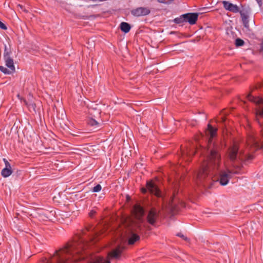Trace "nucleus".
Returning a JSON list of instances; mask_svg holds the SVG:
<instances>
[{
  "mask_svg": "<svg viewBox=\"0 0 263 263\" xmlns=\"http://www.w3.org/2000/svg\"><path fill=\"white\" fill-rule=\"evenodd\" d=\"M213 148L210 150V154L207 162H204L198 172L196 181L198 184L208 182L213 176L218 175L217 181L221 185H227L233 175L240 173L241 163L252 159V156L239 150L237 144H233L228 149L227 156L231 162L229 167L226 164L222 169L221 165V156L217 147L213 144Z\"/></svg>",
  "mask_w": 263,
  "mask_h": 263,
  "instance_id": "obj_1",
  "label": "nucleus"
},
{
  "mask_svg": "<svg viewBox=\"0 0 263 263\" xmlns=\"http://www.w3.org/2000/svg\"><path fill=\"white\" fill-rule=\"evenodd\" d=\"M248 99L258 106V109L256 112V120L261 128V137H256L253 134L248 136L247 143L249 147L250 151L254 152L257 149L263 148V99L260 97H256L251 94L247 96Z\"/></svg>",
  "mask_w": 263,
  "mask_h": 263,
  "instance_id": "obj_2",
  "label": "nucleus"
},
{
  "mask_svg": "<svg viewBox=\"0 0 263 263\" xmlns=\"http://www.w3.org/2000/svg\"><path fill=\"white\" fill-rule=\"evenodd\" d=\"M81 241L83 242V244L81 245L80 248H77L76 243L72 245L67 244L64 248L56 251L52 258L55 259V261L58 263H65L70 257L74 258L75 254H80L83 250L84 242L83 240H82ZM47 263H53V261L48 260Z\"/></svg>",
  "mask_w": 263,
  "mask_h": 263,
  "instance_id": "obj_3",
  "label": "nucleus"
},
{
  "mask_svg": "<svg viewBox=\"0 0 263 263\" xmlns=\"http://www.w3.org/2000/svg\"><path fill=\"white\" fill-rule=\"evenodd\" d=\"M11 53V51L8 50L7 46L5 45L4 59L5 61V65L7 67V68L3 66H0V71L6 74H10L15 71V67L14 65L13 60L10 57Z\"/></svg>",
  "mask_w": 263,
  "mask_h": 263,
  "instance_id": "obj_4",
  "label": "nucleus"
},
{
  "mask_svg": "<svg viewBox=\"0 0 263 263\" xmlns=\"http://www.w3.org/2000/svg\"><path fill=\"white\" fill-rule=\"evenodd\" d=\"M89 114L91 117L89 118L87 120V124L90 126L92 127L93 129H99L101 128L102 124L101 123L97 121L93 117L99 116L100 115V110L96 109L95 108H89Z\"/></svg>",
  "mask_w": 263,
  "mask_h": 263,
  "instance_id": "obj_5",
  "label": "nucleus"
},
{
  "mask_svg": "<svg viewBox=\"0 0 263 263\" xmlns=\"http://www.w3.org/2000/svg\"><path fill=\"white\" fill-rule=\"evenodd\" d=\"M147 190H148L151 194H153L156 196L159 197L161 196L160 190L152 181L147 182L146 189L142 188V193H145L147 191Z\"/></svg>",
  "mask_w": 263,
  "mask_h": 263,
  "instance_id": "obj_6",
  "label": "nucleus"
},
{
  "mask_svg": "<svg viewBox=\"0 0 263 263\" xmlns=\"http://www.w3.org/2000/svg\"><path fill=\"white\" fill-rule=\"evenodd\" d=\"M159 215V211L155 208H152L148 212L147 220L149 223L154 225L157 221Z\"/></svg>",
  "mask_w": 263,
  "mask_h": 263,
  "instance_id": "obj_7",
  "label": "nucleus"
},
{
  "mask_svg": "<svg viewBox=\"0 0 263 263\" xmlns=\"http://www.w3.org/2000/svg\"><path fill=\"white\" fill-rule=\"evenodd\" d=\"M217 129L213 127L210 124L208 125L207 129L205 130V134L209 137V147H210L212 144V139L217 135Z\"/></svg>",
  "mask_w": 263,
  "mask_h": 263,
  "instance_id": "obj_8",
  "label": "nucleus"
},
{
  "mask_svg": "<svg viewBox=\"0 0 263 263\" xmlns=\"http://www.w3.org/2000/svg\"><path fill=\"white\" fill-rule=\"evenodd\" d=\"M124 250V247L118 246L115 249L111 251L108 255L107 258L106 259H110L112 258H115L119 259L120 258L121 254Z\"/></svg>",
  "mask_w": 263,
  "mask_h": 263,
  "instance_id": "obj_9",
  "label": "nucleus"
},
{
  "mask_svg": "<svg viewBox=\"0 0 263 263\" xmlns=\"http://www.w3.org/2000/svg\"><path fill=\"white\" fill-rule=\"evenodd\" d=\"M150 12L149 9L146 7H139L131 11L132 15L138 17L148 15Z\"/></svg>",
  "mask_w": 263,
  "mask_h": 263,
  "instance_id": "obj_10",
  "label": "nucleus"
},
{
  "mask_svg": "<svg viewBox=\"0 0 263 263\" xmlns=\"http://www.w3.org/2000/svg\"><path fill=\"white\" fill-rule=\"evenodd\" d=\"M183 16H184L185 22H188L191 25H194L197 21L198 14L196 13H189L183 14Z\"/></svg>",
  "mask_w": 263,
  "mask_h": 263,
  "instance_id": "obj_11",
  "label": "nucleus"
},
{
  "mask_svg": "<svg viewBox=\"0 0 263 263\" xmlns=\"http://www.w3.org/2000/svg\"><path fill=\"white\" fill-rule=\"evenodd\" d=\"M224 8L234 13H237L239 11L238 7L232 3H230L229 1H223L222 2Z\"/></svg>",
  "mask_w": 263,
  "mask_h": 263,
  "instance_id": "obj_12",
  "label": "nucleus"
},
{
  "mask_svg": "<svg viewBox=\"0 0 263 263\" xmlns=\"http://www.w3.org/2000/svg\"><path fill=\"white\" fill-rule=\"evenodd\" d=\"M196 152V151L194 148H187L185 151L182 152V158L185 161H189V159L194 155Z\"/></svg>",
  "mask_w": 263,
  "mask_h": 263,
  "instance_id": "obj_13",
  "label": "nucleus"
},
{
  "mask_svg": "<svg viewBox=\"0 0 263 263\" xmlns=\"http://www.w3.org/2000/svg\"><path fill=\"white\" fill-rule=\"evenodd\" d=\"M12 173L11 166L9 162L6 163V166L2 170L1 175L3 177L6 178L10 176Z\"/></svg>",
  "mask_w": 263,
  "mask_h": 263,
  "instance_id": "obj_14",
  "label": "nucleus"
},
{
  "mask_svg": "<svg viewBox=\"0 0 263 263\" xmlns=\"http://www.w3.org/2000/svg\"><path fill=\"white\" fill-rule=\"evenodd\" d=\"M134 210L136 213V216L139 218L142 217L144 214V210L140 205H135Z\"/></svg>",
  "mask_w": 263,
  "mask_h": 263,
  "instance_id": "obj_15",
  "label": "nucleus"
},
{
  "mask_svg": "<svg viewBox=\"0 0 263 263\" xmlns=\"http://www.w3.org/2000/svg\"><path fill=\"white\" fill-rule=\"evenodd\" d=\"M121 30L124 33L128 32L131 28L130 25L126 22H122L120 24Z\"/></svg>",
  "mask_w": 263,
  "mask_h": 263,
  "instance_id": "obj_16",
  "label": "nucleus"
},
{
  "mask_svg": "<svg viewBox=\"0 0 263 263\" xmlns=\"http://www.w3.org/2000/svg\"><path fill=\"white\" fill-rule=\"evenodd\" d=\"M139 235L136 234H133L128 239V243L129 245H133L135 242L139 239Z\"/></svg>",
  "mask_w": 263,
  "mask_h": 263,
  "instance_id": "obj_17",
  "label": "nucleus"
},
{
  "mask_svg": "<svg viewBox=\"0 0 263 263\" xmlns=\"http://www.w3.org/2000/svg\"><path fill=\"white\" fill-rule=\"evenodd\" d=\"M94 263H110V260L101 257H97Z\"/></svg>",
  "mask_w": 263,
  "mask_h": 263,
  "instance_id": "obj_18",
  "label": "nucleus"
},
{
  "mask_svg": "<svg viewBox=\"0 0 263 263\" xmlns=\"http://www.w3.org/2000/svg\"><path fill=\"white\" fill-rule=\"evenodd\" d=\"M174 22L176 24H181L183 22H185L184 16L182 15L179 17H177L174 19Z\"/></svg>",
  "mask_w": 263,
  "mask_h": 263,
  "instance_id": "obj_19",
  "label": "nucleus"
},
{
  "mask_svg": "<svg viewBox=\"0 0 263 263\" xmlns=\"http://www.w3.org/2000/svg\"><path fill=\"white\" fill-rule=\"evenodd\" d=\"M174 198H175V197H173L172 198V199H171V201H169V203H168V208L171 210H175L176 209V205L174 203Z\"/></svg>",
  "mask_w": 263,
  "mask_h": 263,
  "instance_id": "obj_20",
  "label": "nucleus"
},
{
  "mask_svg": "<svg viewBox=\"0 0 263 263\" xmlns=\"http://www.w3.org/2000/svg\"><path fill=\"white\" fill-rule=\"evenodd\" d=\"M244 43V41L239 38H238L235 40V45L237 47L243 46Z\"/></svg>",
  "mask_w": 263,
  "mask_h": 263,
  "instance_id": "obj_21",
  "label": "nucleus"
},
{
  "mask_svg": "<svg viewBox=\"0 0 263 263\" xmlns=\"http://www.w3.org/2000/svg\"><path fill=\"white\" fill-rule=\"evenodd\" d=\"M23 102L24 103V104L27 105L28 107H32L33 109H35V104H34L33 103H28L26 100L24 99L23 100Z\"/></svg>",
  "mask_w": 263,
  "mask_h": 263,
  "instance_id": "obj_22",
  "label": "nucleus"
},
{
  "mask_svg": "<svg viewBox=\"0 0 263 263\" xmlns=\"http://www.w3.org/2000/svg\"><path fill=\"white\" fill-rule=\"evenodd\" d=\"M102 187L101 185L97 184L95 186H94L92 189V192H99L101 190Z\"/></svg>",
  "mask_w": 263,
  "mask_h": 263,
  "instance_id": "obj_23",
  "label": "nucleus"
},
{
  "mask_svg": "<svg viewBox=\"0 0 263 263\" xmlns=\"http://www.w3.org/2000/svg\"><path fill=\"white\" fill-rule=\"evenodd\" d=\"M174 0H157L159 3L163 4H170L173 2Z\"/></svg>",
  "mask_w": 263,
  "mask_h": 263,
  "instance_id": "obj_24",
  "label": "nucleus"
},
{
  "mask_svg": "<svg viewBox=\"0 0 263 263\" xmlns=\"http://www.w3.org/2000/svg\"><path fill=\"white\" fill-rule=\"evenodd\" d=\"M0 28L3 30H7V26L0 21Z\"/></svg>",
  "mask_w": 263,
  "mask_h": 263,
  "instance_id": "obj_25",
  "label": "nucleus"
},
{
  "mask_svg": "<svg viewBox=\"0 0 263 263\" xmlns=\"http://www.w3.org/2000/svg\"><path fill=\"white\" fill-rule=\"evenodd\" d=\"M242 20L243 23H245L247 21H249L248 16L245 15H243L242 16Z\"/></svg>",
  "mask_w": 263,
  "mask_h": 263,
  "instance_id": "obj_26",
  "label": "nucleus"
},
{
  "mask_svg": "<svg viewBox=\"0 0 263 263\" xmlns=\"http://www.w3.org/2000/svg\"><path fill=\"white\" fill-rule=\"evenodd\" d=\"M96 214V211H93V210H91L89 213V215L90 217H92L95 214Z\"/></svg>",
  "mask_w": 263,
  "mask_h": 263,
  "instance_id": "obj_27",
  "label": "nucleus"
},
{
  "mask_svg": "<svg viewBox=\"0 0 263 263\" xmlns=\"http://www.w3.org/2000/svg\"><path fill=\"white\" fill-rule=\"evenodd\" d=\"M177 236L182 238L184 240H186L187 239V237L184 236L183 235L181 234V233L178 234Z\"/></svg>",
  "mask_w": 263,
  "mask_h": 263,
  "instance_id": "obj_28",
  "label": "nucleus"
},
{
  "mask_svg": "<svg viewBox=\"0 0 263 263\" xmlns=\"http://www.w3.org/2000/svg\"><path fill=\"white\" fill-rule=\"evenodd\" d=\"M244 26L246 28H249V21H247L245 23H243Z\"/></svg>",
  "mask_w": 263,
  "mask_h": 263,
  "instance_id": "obj_29",
  "label": "nucleus"
},
{
  "mask_svg": "<svg viewBox=\"0 0 263 263\" xmlns=\"http://www.w3.org/2000/svg\"><path fill=\"white\" fill-rule=\"evenodd\" d=\"M83 258H84L83 257H79V258H74L73 259V261H78V260H80V259H83Z\"/></svg>",
  "mask_w": 263,
  "mask_h": 263,
  "instance_id": "obj_30",
  "label": "nucleus"
},
{
  "mask_svg": "<svg viewBox=\"0 0 263 263\" xmlns=\"http://www.w3.org/2000/svg\"><path fill=\"white\" fill-rule=\"evenodd\" d=\"M90 1H92V2H102L103 0H90Z\"/></svg>",
  "mask_w": 263,
  "mask_h": 263,
  "instance_id": "obj_31",
  "label": "nucleus"
},
{
  "mask_svg": "<svg viewBox=\"0 0 263 263\" xmlns=\"http://www.w3.org/2000/svg\"><path fill=\"white\" fill-rule=\"evenodd\" d=\"M3 160H4V162H5V164H6V163H7V162H8V161L5 159V158H4V159H3Z\"/></svg>",
  "mask_w": 263,
  "mask_h": 263,
  "instance_id": "obj_32",
  "label": "nucleus"
},
{
  "mask_svg": "<svg viewBox=\"0 0 263 263\" xmlns=\"http://www.w3.org/2000/svg\"><path fill=\"white\" fill-rule=\"evenodd\" d=\"M93 236H91V237H90V238L91 240H92V239H93Z\"/></svg>",
  "mask_w": 263,
  "mask_h": 263,
  "instance_id": "obj_33",
  "label": "nucleus"
},
{
  "mask_svg": "<svg viewBox=\"0 0 263 263\" xmlns=\"http://www.w3.org/2000/svg\"><path fill=\"white\" fill-rule=\"evenodd\" d=\"M221 119L222 120V121L224 122V119L223 118H221Z\"/></svg>",
  "mask_w": 263,
  "mask_h": 263,
  "instance_id": "obj_34",
  "label": "nucleus"
},
{
  "mask_svg": "<svg viewBox=\"0 0 263 263\" xmlns=\"http://www.w3.org/2000/svg\"><path fill=\"white\" fill-rule=\"evenodd\" d=\"M258 2H261V0H256Z\"/></svg>",
  "mask_w": 263,
  "mask_h": 263,
  "instance_id": "obj_35",
  "label": "nucleus"
},
{
  "mask_svg": "<svg viewBox=\"0 0 263 263\" xmlns=\"http://www.w3.org/2000/svg\"><path fill=\"white\" fill-rule=\"evenodd\" d=\"M87 231H90V230H89V229H87Z\"/></svg>",
  "mask_w": 263,
  "mask_h": 263,
  "instance_id": "obj_36",
  "label": "nucleus"
}]
</instances>
